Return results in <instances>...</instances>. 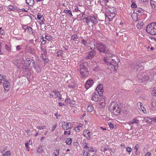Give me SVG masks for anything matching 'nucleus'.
Returning <instances> with one entry per match:
<instances>
[{
    "mask_svg": "<svg viewBox=\"0 0 156 156\" xmlns=\"http://www.w3.org/2000/svg\"><path fill=\"white\" fill-rule=\"evenodd\" d=\"M96 47L101 53L106 54V57H105L103 60L108 65V69L114 71L117 70L118 64L120 62L119 59L116 56L112 54L108 48L103 43H97Z\"/></svg>",
    "mask_w": 156,
    "mask_h": 156,
    "instance_id": "1",
    "label": "nucleus"
},
{
    "mask_svg": "<svg viewBox=\"0 0 156 156\" xmlns=\"http://www.w3.org/2000/svg\"><path fill=\"white\" fill-rule=\"evenodd\" d=\"M108 108L110 111L115 115H118L120 112V109L119 105L114 102H111Z\"/></svg>",
    "mask_w": 156,
    "mask_h": 156,
    "instance_id": "2",
    "label": "nucleus"
},
{
    "mask_svg": "<svg viewBox=\"0 0 156 156\" xmlns=\"http://www.w3.org/2000/svg\"><path fill=\"white\" fill-rule=\"evenodd\" d=\"M156 23L153 22L149 24L146 27L147 32L151 35L156 34Z\"/></svg>",
    "mask_w": 156,
    "mask_h": 156,
    "instance_id": "3",
    "label": "nucleus"
},
{
    "mask_svg": "<svg viewBox=\"0 0 156 156\" xmlns=\"http://www.w3.org/2000/svg\"><path fill=\"white\" fill-rule=\"evenodd\" d=\"M137 78L139 80H141V82L143 81H147L149 79V76L145 73H142L137 75Z\"/></svg>",
    "mask_w": 156,
    "mask_h": 156,
    "instance_id": "4",
    "label": "nucleus"
},
{
    "mask_svg": "<svg viewBox=\"0 0 156 156\" xmlns=\"http://www.w3.org/2000/svg\"><path fill=\"white\" fill-rule=\"evenodd\" d=\"M73 124L71 123H67L65 122H62V127L63 129L68 130L73 126Z\"/></svg>",
    "mask_w": 156,
    "mask_h": 156,
    "instance_id": "5",
    "label": "nucleus"
},
{
    "mask_svg": "<svg viewBox=\"0 0 156 156\" xmlns=\"http://www.w3.org/2000/svg\"><path fill=\"white\" fill-rule=\"evenodd\" d=\"M80 73L82 78L87 77L89 74L88 69H80Z\"/></svg>",
    "mask_w": 156,
    "mask_h": 156,
    "instance_id": "6",
    "label": "nucleus"
},
{
    "mask_svg": "<svg viewBox=\"0 0 156 156\" xmlns=\"http://www.w3.org/2000/svg\"><path fill=\"white\" fill-rule=\"evenodd\" d=\"M94 82L93 79H90L88 80L86 82L85 84V87L86 89L87 90L94 83Z\"/></svg>",
    "mask_w": 156,
    "mask_h": 156,
    "instance_id": "7",
    "label": "nucleus"
},
{
    "mask_svg": "<svg viewBox=\"0 0 156 156\" xmlns=\"http://www.w3.org/2000/svg\"><path fill=\"white\" fill-rule=\"evenodd\" d=\"M96 89L100 96H102V93L104 91V90L103 89L102 85L101 84H99L97 87Z\"/></svg>",
    "mask_w": 156,
    "mask_h": 156,
    "instance_id": "8",
    "label": "nucleus"
},
{
    "mask_svg": "<svg viewBox=\"0 0 156 156\" xmlns=\"http://www.w3.org/2000/svg\"><path fill=\"white\" fill-rule=\"evenodd\" d=\"M89 54L86 56L87 59H91L93 58L96 54V52L95 50H92L89 51Z\"/></svg>",
    "mask_w": 156,
    "mask_h": 156,
    "instance_id": "9",
    "label": "nucleus"
},
{
    "mask_svg": "<svg viewBox=\"0 0 156 156\" xmlns=\"http://www.w3.org/2000/svg\"><path fill=\"white\" fill-rule=\"evenodd\" d=\"M144 66V63L143 62H139L136 63L135 66V68L136 70H140L143 69V66Z\"/></svg>",
    "mask_w": 156,
    "mask_h": 156,
    "instance_id": "10",
    "label": "nucleus"
},
{
    "mask_svg": "<svg viewBox=\"0 0 156 156\" xmlns=\"http://www.w3.org/2000/svg\"><path fill=\"white\" fill-rule=\"evenodd\" d=\"M8 80L7 81H6V80H5V81L3 85L5 91H8L9 90V89L10 87L9 86V85L10 84L9 83V82H8Z\"/></svg>",
    "mask_w": 156,
    "mask_h": 156,
    "instance_id": "11",
    "label": "nucleus"
},
{
    "mask_svg": "<svg viewBox=\"0 0 156 156\" xmlns=\"http://www.w3.org/2000/svg\"><path fill=\"white\" fill-rule=\"evenodd\" d=\"M91 23L94 25H95L98 23V20L94 16H91Z\"/></svg>",
    "mask_w": 156,
    "mask_h": 156,
    "instance_id": "12",
    "label": "nucleus"
},
{
    "mask_svg": "<svg viewBox=\"0 0 156 156\" xmlns=\"http://www.w3.org/2000/svg\"><path fill=\"white\" fill-rule=\"evenodd\" d=\"M88 66V64L87 62H84L82 63L80 65V69H88V68L87 67Z\"/></svg>",
    "mask_w": 156,
    "mask_h": 156,
    "instance_id": "13",
    "label": "nucleus"
},
{
    "mask_svg": "<svg viewBox=\"0 0 156 156\" xmlns=\"http://www.w3.org/2000/svg\"><path fill=\"white\" fill-rule=\"evenodd\" d=\"M137 106L144 113H145L147 112L146 110L144 108V107H143V108H142V103L141 102H139L137 103Z\"/></svg>",
    "mask_w": 156,
    "mask_h": 156,
    "instance_id": "14",
    "label": "nucleus"
},
{
    "mask_svg": "<svg viewBox=\"0 0 156 156\" xmlns=\"http://www.w3.org/2000/svg\"><path fill=\"white\" fill-rule=\"evenodd\" d=\"M98 96L96 93L94 92L92 95V97L91 98V100L95 101H97L98 100Z\"/></svg>",
    "mask_w": 156,
    "mask_h": 156,
    "instance_id": "15",
    "label": "nucleus"
},
{
    "mask_svg": "<svg viewBox=\"0 0 156 156\" xmlns=\"http://www.w3.org/2000/svg\"><path fill=\"white\" fill-rule=\"evenodd\" d=\"M85 20L86 23L88 25H89L90 24V23H91V16H88V17H85L83 19V20L84 21V20Z\"/></svg>",
    "mask_w": 156,
    "mask_h": 156,
    "instance_id": "16",
    "label": "nucleus"
},
{
    "mask_svg": "<svg viewBox=\"0 0 156 156\" xmlns=\"http://www.w3.org/2000/svg\"><path fill=\"white\" fill-rule=\"evenodd\" d=\"M142 13H133L132 14V16H135L136 17V21H138L140 19V17L141 16Z\"/></svg>",
    "mask_w": 156,
    "mask_h": 156,
    "instance_id": "17",
    "label": "nucleus"
},
{
    "mask_svg": "<svg viewBox=\"0 0 156 156\" xmlns=\"http://www.w3.org/2000/svg\"><path fill=\"white\" fill-rule=\"evenodd\" d=\"M144 12V11L143 9L140 8H137L134 10L133 13H142L143 14Z\"/></svg>",
    "mask_w": 156,
    "mask_h": 156,
    "instance_id": "18",
    "label": "nucleus"
},
{
    "mask_svg": "<svg viewBox=\"0 0 156 156\" xmlns=\"http://www.w3.org/2000/svg\"><path fill=\"white\" fill-rule=\"evenodd\" d=\"M142 119L143 121L149 123H151L152 121L150 118L148 117H146L145 118L142 117Z\"/></svg>",
    "mask_w": 156,
    "mask_h": 156,
    "instance_id": "19",
    "label": "nucleus"
},
{
    "mask_svg": "<svg viewBox=\"0 0 156 156\" xmlns=\"http://www.w3.org/2000/svg\"><path fill=\"white\" fill-rule=\"evenodd\" d=\"M79 39L77 35L75 34L71 36V40L74 41H77V44L79 43L78 40L77 39Z\"/></svg>",
    "mask_w": 156,
    "mask_h": 156,
    "instance_id": "20",
    "label": "nucleus"
},
{
    "mask_svg": "<svg viewBox=\"0 0 156 156\" xmlns=\"http://www.w3.org/2000/svg\"><path fill=\"white\" fill-rule=\"evenodd\" d=\"M34 0H26V3L29 6H32L34 4Z\"/></svg>",
    "mask_w": 156,
    "mask_h": 156,
    "instance_id": "21",
    "label": "nucleus"
},
{
    "mask_svg": "<svg viewBox=\"0 0 156 156\" xmlns=\"http://www.w3.org/2000/svg\"><path fill=\"white\" fill-rule=\"evenodd\" d=\"M144 23L143 22H140L138 23L136 25V27L139 29H141L142 28Z\"/></svg>",
    "mask_w": 156,
    "mask_h": 156,
    "instance_id": "22",
    "label": "nucleus"
},
{
    "mask_svg": "<svg viewBox=\"0 0 156 156\" xmlns=\"http://www.w3.org/2000/svg\"><path fill=\"white\" fill-rule=\"evenodd\" d=\"M64 12L65 13L68 14L70 17L73 16L71 11L69 10H64Z\"/></svg>",
    "mask_w": 156,
    "mask_h": 156,
    "instance_id": "23",
    "label": "nucleus"
},
{
    "mask_svg": "<svg viewBox=\"0 0 156 156\" xmlns=\"http://www.w3.org/2000/svg\"><path fill=\"white\" fill-rule=\"evenodd\" d=\"M72 140L71 138H68L66 139V143L67 145H71Z\"/></svg>",
    "mask_w": 156,
    "mask_h": 156,
    "instance_id": "24",
    "label": "nucleus"
},
{
    "mask_svg": "<svg viewBox=\"0 0 156 156\" xmlns=\"http://www.w3.org/2000/svg\"><path fill=\"white\" fill-rule=\"evenodd\" d=\"M94 109L92 105H89L87 107V110L90 112H92Z\"/></svg>",
    "mask_w": 156,
    "mask_h": 156,
    "instance_id": "25",
    "label": "nucleus"
},
{
    "mask_svg": "<svg viewBox=\"0 0 156 156\" xmlns=\"http://www.w3.org/2000/svg\"><path fill=\"white\" fill-rule=\"evenodd\" d=\"M139 146V144H137L134 147V149L136 150L135 152L137 155H138L140 154V152L137 151Z\"/></svg>",
    "mask_w": 156,
    "mask_h": 156,
    "instance_id": "26",
    "label": "nucleus"
},
{
    "mask_svg": "<svg viewBox=\"0 0 156 156\" xmlns=\"http://www.w3.org/2000/svg\"><path fill=\"white\" fill-rule=\"evenodd\" d=\"M139 121L138 120L136 119H134L133 120L130 121L129 124H133L134 123L138 124L137 122Z\"/></svg>",
    "mask_w": 156,
    "mask_h": 156,
    "instance_id": "27",
    "label": "nucleus"
},
{
    "mask_svg": "<svg viewBox=\"0 0 156 156\" xmlns=\"http://www.w3.org/2000/svg\"><path fill=\"white\" fill-rule=\"evenodd\" d=\"M99 104L100 105V108H104L105 106V102H99Z\"/></svg>",
    "mask_w": 156,
    "mask_h": 156,
    "instance_id": "28",
    "label": "nucleus"
},
{
    "mask_svg": "<svg viewBox=\"0 0 156 156\" xmlns=\"http://www.w3.org/2000/svg\"><path fill=\"white\" fill-rule=\"evenodd\" d=\"M90 44L91 45H92V47H91V46L90 47V49L91 50H94V48H95V44L93 42H91Z\"/></svg>",
    "mask_w": 156,
    "mask_h": 156,
    "instance_id": "29",
    "label": "nucleus"
},
{
    "mask_svg": "<svg viewBox=\"0 0 156 156\" xmlns=\"http://www.w3.org/2000/svg\"><path fill=\"white\" fill-rule=\"evenodd\" d=\"M42 146H40L37 150V152H38L39 153H42L43 152V150L42 149Z\"/></svg>",
    "mask_w": 156,
    "mask_h": 156,
    "instance_id": "30",
    "label": "nucleus"
},
{
    "mask_svg": "<svg viewBox=\"0 0 156 156\" xmlns=\"http://www.w3.org/2000/svg\"><path fill=\"white\" fill-rule=\"evenodd\" d=\"M81 43L83 44L84 46H86L87 45V40L83 39L81 40Z\"/></svg>",
    "mask_w": 156,
    "mask_h": 156,
    "instance_id": "31",
    "label": "nucleus"
},
{
    "mask_svg": "<svg viewBox=\"0 0 156 156\" xmlns=\"http://www.w3.org/2000/svg\"><path fill=\"white\" fill-rule=\"evenodd\" d=\"M27 30L30 33H33V29L31 27H28V28H27Z\"/></svg>",
    "mask_w": 156,
    "mask_h": 156,
    "instance_id": "32",
    "label": "nucleus"
},
{
    "mask_svg": "<svg viewBox=\"0 0 156 156\" xmlns=\"http://www.w3.org/2000/svg\"><path fill=\"white\" fill-rule=\"evenodd\" d=\"M132 4L131 5V7L133 8H136L137 7L136 5L134 2L133 0L131 1Z\"/></svg>",
    "mask_w": 156,
    "mask_h": 156,
    "instance_id": "33",
    "label": "nucleus"
},
{
    "mask_svg": "<svg viewBox=\"0 0 156 156\" xmlns=\"http://www.w3.org/2000/svg\"><path fill=\"white\" fill-rule=\"evenodd\" d=\"M63 51L62 50H59L57 52V56L59 57L60 55L61 56L62 54Z\"/></svg>",
    "mask_w": 156,
    "mask_h": 156,
    "instance_id": "34",
    "label": "nucleus"
},
{
    "mask_svg": "<svg viewBox=\"0 0 156 156\" xmlns=\"http://www.w3.org/2000/svg\"><path fill=\"white\" fill-rule=\"evenodd\" d=\"M45 37L48 41H50L53 39V37L50 35H46Z\"/></svg>",
    "mask_w": 156,
    "mask_h": 156,
    "instance_id": "35",
    "label": "nucleus"
},
{
    "mask_svg": "<svg viewBox=\"0 0 156 156\" xmlns=\"http://www.w3.org/2000/svg\"><path fill=\"white\" fill-rule=\"evenodd\" d=\"M59 149H57L55 151V152H54V154L55 156H58L59 153Z\"/></svg>",
    "mask_w": 156,
    "mask_h": 156,
    "instance_id": "36",
    "label": "nucleus"
},
{
    "mask_svg": "<svg viewBox=\"0 0 156 156\" xmlns=\"http://www.w3.org/2000/svg\"><path fill=\"white\" fill-rule=\"evenodd\" d=\"M29 51H30V53L31 54H34L35 53V50L34 49L31 48H29Z\"/></svg>",
    "mask_w": 156,
    "mask_h": 156,
    "instance_id": "37",
    "label": "nucleus"
},
{
    "mask_svg": "<svg viewBox=\"0 0 156 156\" xmlns=\"http://www.w3.org/2000/svg\"><path fill=\"white\" fill-rule=\"evenodd\" d=\"M41 49L43 51L44 53L43 55H44L45 56L47 53L46 49L45 48H43V47L41 48Z\"/></svg>",
    "mask_w": 156,
    "mask_h": 156,
    "instance_id": "38",
    "label": "nucleus"
},
{
    "mask_svg": "<svg viewBox=\"0 0 156 156\" xmlns=\"http://www.w3.org/2000/svg\"><path fill=\"white\" fill-rule=\"evenodd\" d=\"M152 94L153 96H156V88H154L152 90Z\"/></svg>",
    "mask_w": 156,
    "mask_h": 156,
    "instance_id": "39",
    "label": "nucleus"
},
{
    "mask_svg": "<svg viewBox=\"0 0 156 156\" xmlns=\"http://www.w3.org/2000/svg\"><path fill=\"white\" fill-rule=\"evenodd\" d=\"M56 96L59 98V99L61 100L62 99L61 96L60 95V94L58 90H57V94H56Z\"/></svg>",
    "mask_w": 156,
    "mask_h": 156,
    "instance_id": "40",
    "label": "nucleus"
},
{
    "mask_svg": "<svg viewBox=\"0 0 156 156\" xmlns=\"http://www.w3.org/2000/svg\"><path fill=\"white\" fill-rule=\"evenodd\" d=\"M68 86L69 88H72V89L74 88L75 87V85L74 83H72L71 84L68 85Z\"/></svg>",
    "mask_w": 156,
    "mask_h": 156,
    "instance_id": "41",
    "label": "nucleus"
},
{
    "mask_svg": "<svg viewBox=\"0 0 156 156\" xmlns=\"http://www.w3.org/2000/svg\"><path fill=\"white\" fill-rule=\"evenodd\" d=\"M44 16L43 15H41L40 13H38L37 14V18L39 20L42 19V18Z\"/></svg>",
    "mask_w": 156,
    "mask_h": 156,
    "instance_id": "42",
    "label": "nucleus"
},
{
    "mask_svg": "<svg viewBox=\"0 0 156 156\" xmlns=\"http://www.w3.org/2000/svg\"><path fill=\"white\" fill-rule=\"evenodd\" d=\"M4 156H10V151H7L5 152L3 154Z\"/></svg>",
    "mask_w": 156,
    "mask_h": 156,
    "instance_id": "43",
    "label": "nucleus"
},
{
    "mask_svg": "<svg viewBox=\"0 0 156 156\" xmlns=\"http://www.w3.org/2000/svg\"><path fill=\"white\" fill-rule=\"evenodd\" d=\"M126 151L130 153L131 152L132 149L129 147H128L126 148Z\"/></svg>",
    "mask_w": 156,
    "mask_h": 156,
    "instance_id": "44",
    "label": "nucleus"
},
{
    "mask_svg": "<svg viewBox=\"0 0 156 156\" xmlns=\"http://www.w3.org/2000/svg\"><path fill=\"white\" fill-rule=\"evenodd\" d=\"M25 63L27 65V64L28 65H29V66H31V61L30 60H28L26 61H25Z\"/></svg>",
    "mask_w": 156,
    "mask_h": 156,
    "instance_id": "45",
    "label": "nucleus"
},
{
    "mask_svg": "<svg viewBox=\"0 0 156 156\" xmlns=\"http://www.w3.org/2000/svg\"><path fill=\"white\" fill-rule=\"evenodd\" d=\"M90 132L89 131L87 133V136L86 137L88 140H90V138L91 135L90 134Z\"/></svg>",
    "mask_w": 156,
    "mask_h": 156,
    "instance_id": "46",
    "label": "nucleus"
},
{
    "mask_svg": "<svg viewBox=\"0 0 156 156\" xmlns=\"http://www.w3.org/2000/svg\"><path fill=\"white\" fill-rule=\"evenodd\" d=\"M42 58L44 60V61L45 62V63H47L48 61V60L45 58V56L42 55L41 56Z\"/></svg>",
    "mask_w": 156,
    "mask_h": 156,
    "instance_id": "47",
    "label": "nucleus"
},
{
    "mask_svg": "<svg viewBox=\"0 0 156 156\" xmlns=\"http://www.w3.org/2000/svg\"><path fill=\"white\" fill-rule=\"evenodd\" d=\"M69 103H70V106L72 107H74L75 105V102L74 101H72L71 102H69Z\"/></svg>",
    "mask_w": 156,
    "mask_h": 156,
    "instance_id": "48",
    "label": "nucleus"
},
{
    "mask_svg": "<svg viewBox=\"0 0 156 156\" xmlns=\"http://www.w3.org/2000/svg\"><path fill=\"white\" fill-rule=\"evenodd\" d=\"M46 126H37V129H44L46 128Z\"/></svg>",
    "mask_w": 156,
    "mask_h": 156,
    "instance_id": "49",
    "label": "nucleus"
},
{
    "mask_svg": "<svg viewBox=\"0 0 156 156\" xmlns=\"http://www.w3.org/2000/svg\"><path fill=\"white\" fill-rule=\"evenodd\" d=\"M101 149L102 151H106L108 150L107 148L106 147H101Z\"/></svg>",
    "mask_w": 156,
    "mask_h": 156,
    "instance_id": "50",
    "label": "nucleus"
},
{
    "mask_svg": "<svg viewBox=\"0 0 156 156\" xmlns=\"http://www.w3.org/2000/svg\"><path fill=\"white\" fill-rule=\"evenodd\" d=\"M88 144L85 142L83 144V145L84 146V148H89V147L88 146Z\"/></svg>",
    "mask_w": 156,
    "mask_h": 156,
    "instance_id": "51",
    "label": "nucleus"
},
{
    "mask_svg": "<svg viewBox=\"0 0 156 156\" xmlns=\"http://www.w3.org/2000/svg\"><path fill=\"white\" fill-rule=\"evenodd\" d=\"M22 46L20 45H18L16 46V49L17 50L20 51L21 49Z\"/></svg>",
    "mask_w": 156,
    "mask_h": 156,
    "instance_id": "52",
    "label": "nucleus"
},
{
    "mask_svg": "<svg viewBox=\"0 0 156 156\" xmlns=\"http://www.w3.org/2000/svg\"><path fill=\"white\" fill-rule=\"evenodd\" d=\"M45 20L44 19V17L42 18L41 20L40 21V24L41 25L44 24Z\"/></svg>",
    "mask_w": 156,
    "mask_h": 156,
    "instance_id": "53",
    "label": "nucleus"
},
{
    "mask_svg": "<svg viewBox=\"0 0 156 156\" xmlns=\"http://www.w3.org/2000/svg\"><path fill=\"white\" fill-rule=\"evenodd\" d=\"M14 10H16V9L15 8V7H13V6L10 5V11H14Z\"/></svg>",
    "mask_w": 156,
    "mask_h": 156,
    "instance_id": "54",
    "label": "nucleus"
},
{
    "mask_svg": "<svg viewBox=\"0 0 156 156\" xmlns=\"http://www.w3.org/2000/svg\"><path fill=\"white\" fill-rule=\"evenodd\" d=\"M105 97H102V98L101 99V100L100 101V102H105Z\"/></svg>",
    "mask_w": 156,
    "mask_h": 156,
    "instance_id": "55",
    "label": "nucleus"
},
{
    "mask_svg": "<svg viewBox=\"0 0 156 156\" xmlns=\"http://www.w3.org/2000/svg\"><path fill=\"white\" fill-rule=\"evenodd\" d=\"M35 61L34 60H32L31 61V64H32L31 66H34V65L35 64Z\"/></svg>",
    "mask_w": 156,
    "mask_h": 156,
    "instance_id": "56",
    "label": "nucleus"
},
{
    "mask_svg": "<svg viewBox=\"0 0 156 156\" xmlns=\"http://www.w3.org/2000/svg\"><path fill=\"white\" fill-rule=\"evenodd\" d=\"M89 153V152L88 151H87V152L85 151L84 152L83 155H84V156H87Z\"/></svg>",
    "mask_w": 156,
    "mask_h": 156,
    "instance_id": "57",
    "label": "nucleus"
},
{
    "mask_svg": "<svg viewBox=\"0 0 156 156\" xmlns=\"http://www.w3.org/2000/svg\"><path fill=\"white\" fill-rule=\"evenodd\" d=\"M88 151L89 152H94V149L92 147H90V149L88 150Z\"/></svg>",
    "mask_w": 156,
    "mask_h": 156,
    "instance_id": "58",
    "label": "nucleus"
},
{
    "mask_svg": "<svg viewBox=\"0 0 156 156\" xmlns=\"http://www.w3.org/2000/svg\"><path fill=\"white\" fill-rule=\"evenodd\" d=\"M75 130L76 132H79L80 130L79 127H77L76 128H75Z\"/></svg>",
    "mask_w": 156,
    "mask_h": 156,
    "instance_id": "59",
    "label": "nucleus"
},
{
    "mask_svg": "<svg viewBox=\"0 0 156 156\" xmlns=\"http://www.w3.org/2000/svg\"><path fill=\"white\" fill-rule=\"evenodd\" d=\"M28 26H27V25H24L23 26V29L25 30H27V28L28 27Z\"/></svg>",
    "mask_w": 156,
    "mask_h": 156,
    "instance_id": "60",
    "label": "nucleus"
},
{
    "mask_svg": "<svg viewBox=\"0 0 156 156\" xmlns=\"http://www.w3.org/2000/svg\"><path fill=\"white\" fill-rule=\"evenodd\" d=\"M5 48L8 51H9V50H10V48L7 45H5Z\"/></svg>",
    "mask_w": 156,
    "mask_h": 156,
    "instance_id": "61",
    "label": "nucleus"
},
{
    "mask_svg": "<svg viewBox=\"0 0 156 156\" xmlns=\"http://www.w3.org/2000/svg\"><path fill=\"white\" fill-rule=\"evenodd\" d=\"M151 155V153L150 152H147L145 156H150Z\"/></svg>",
    "mask_w": 156,
    "mask_h": 156,
    "instance_id": "62",
    "label": "nucleus"
},
{
    "mask_svg": "<svg viewBox=\"0 0 156 156\" xmlns=\"http://www.w3.org/2000/svg\"><path fill=\"white\" fill-rule=\"evenodd\" d=\"M56 125H55L54 126H53L52 127V129H51L52 131H53L55 130V128L56 127Z\"/></svg>",
    "mask_w": 156,
    "mask_h": 156,
    "instance_id": "63",
    "label": "nucleus"
},
{
    "mask_svg": "<svg viewBox=\"0 0 156 156\" xmlns=\"http://www.w3.org/2000/svg\"><path fill=\"white\" fill-rule=\"evenodd\" d=\"M108 125H109V126H110V127L111 128H113V127L114 126H113V124L112 123H110L108 124Z\"/></svg>",
    "mask_w": 156,
    "mask_h": 156,
    "instance_id": "64",
    "label": "nucleus"
}]
</instances>
